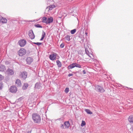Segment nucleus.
<instances>
[{
  "label": "nucleus",
  "mask_w": 133,
  "mask_h": 133,
  "mask_svg": "<svg viewBox=\"0 0 133 133\" xmlns=\"http://www.w3.org/2000/svg\"><path fill=\"white\" fill-rule=\"evenodd\" d=\"M32 119L35 123H39L40 122L41 118L40 115L37 113H34L32 115Z\"/></svg>",
  "instance_id": "nucleus-1"
},
{
  "label": "nucleus",
  "mask_w": 133,
  "mask_h": 133,
  "mask_svg": "<svg viewBox=\"0 0 133 133\" xmlns=\"http://www.w3.org/2000/svg\"><path fill=\"white\" fill-rule=\"evenodd\" d=\"M95 89L97 91L101 93H103L105 91L103 88L99 85H95L94 86Z\"/></svg>",
  "instance_id": "nucleus-2"
},
{
  "label": "nucleus",
  "mask_w": 133,
  "mask_h": 133,
  "mask_svg": "<svg viewBox=\"0 0 133 133\" xmlns=\"http://www.w3.org/2000/svg\"><path fill=\"white\" fill-rule=\"evenodd\" d=\"M57 55V54L56 53L53 52L50 55L49 57L51 60L54 61L56 59Z\"/></svg>",
  "instance_id": "nucleus-3"
},
{
  "label": "nucleus",
  "mask_w": 133,
  "mask_h": 133,
  "mask_svg": "<svg viewBox=\"0 0 133 133\" xmlns=\"http://www.w3.org/2000/svg\"><path fill=\"white\" fill-rule=\"evenodd\" d=\"M26 52L25 49L23 48L19 50L18 54L19 56H22L25 54Z\"/></svg>",
  "instance_id": "nucleus-4"
},
{
  "label": "nucleus",
  "mask_w": 133,
  "mask_h": 133,
  "mask_svg": "<svg viewBox=\"0 0 133 133\" xmlns=\"http://www.w3.org/2000/svg\"><path fill=\"white\" fill-rule=\"evenodd\" d=\"M18 43L20 46L21 47L24 46L26 43V41L24 39L20 40L18 42Z\"/></svg>",
  "instance_id": "nucleus-5"
},
{
  "label": "nucleus",
  "mask_w": 133,
  "mask_h": 133,
  "mask_svg": "<svg viewBox=\"0 0 133 133\" xmlns=\"http://www.w3.org/2000/svg\"><path fill=\"white\" fill-rule=\"evenodd\" d=\"M6 73L9 75H14V72L12 69L9 68L6 71Z\"/></svg>",
  "instance_id": "nucleus-6"
},
{
  "label": "nucleus",
  "mask_w": 133,
  "mask_h": 133,
  "mask_svg": "<svg viewBox=\"0 0 133 133\" xmlns=\"http://www.w3.org/2000/svg\"><path fill=\"white\" fill-rule=\"evenodd\" d=\"M10 91L11 92H16L17 91L16 87L15 86H11L9 89Z\"/></svg>",
  "instance_id": "nucleus-7"
},
{
  "label": "nucleus",
  "mask_w": 133,
  "mask_h": 133,
  "mask_svg": "<svg viewBox=\"0 0 133 133\" xmlns=\"http://www.w3.org/2000/svg\"><path fill=\"white\" fill-rule=\"evenodd\" d=\"M21 76L23 79H25L27 78V73L25 71H24L21 73Z\"/></svg>",
  "instance_id": "nucleus-8"
},
{
  "label": "nucleus",
  "mask_w": 133,
  "mask_h": 133,
  "mask_svg": "<svg viewBox=\"0 0 133 133\" xmlns=\"http://www.w3.org/2000/svg\"><path fill=\"white\" fill-rule=\"evenodd\" d=\"M29 35L30 38L31 39H33L35 37V36L32 30L29 31Z\"/></svg>",
  "instance_id": "nucleus-9"
},
{
  "label": "nucleus",
  "mask_w": 133,
  "mask_h": 133,
  "mask_svg": "<svg viewBox=\"0 0 133 133\" xmlns=\"http://www.w3.org/2000/svg\"><path fill=\"white\" fill-rule=\"evenodd\" d=\"M26 61L27 64H30L33 62V59L31 57H28L26 58Z\"/></svg>",
  "instance_id": "nucleus-10"
},
{
  "label": "nucleus",
  "mask_w": 133,
  "mask_h": 133,
  "mask_svg": "<svg viewBox=\"0 0 133 133\" xmlns=\"http://www.w3.org/2000/svg\"><path fill=\"white\" fill-rule=\"evenodd\" d=\"M7 20L5 18L1 17L0 18V22L2 23H5L7 22Z\"/></svg>",
  "instance_id": "nucleus-11"
},
{
  "label": "nucleus",
  "mask_w": 133,
  "mask_h": 133,
  "mask_svg": "<svg viewBox=\"0 0 133 133\" xmlns=\"http://www.w3.org/2000/svg\"><path fill=\"white\" fill-rule=\"evenodd\" d=\"M41 88V83H40L37 82L36 83L35 86V88L36 89H38Z\"/></svg>",
  "instance_id": "nucleus-12"
},
{
  "label": "nucleus",
  "mask_w": 133,
  "mask_h": 133,
  "mask_svg": "<svg viewBox=\"0 0 133 133\" xmlns=\"http://www.w3.org/2000/svg\"><path fill=\"white\" fill-rule=\"evenodd\" d=\"M53 21V18L50 17L48 18L47 20V22H46L47 24H48L52 23Z\"/></svg>",
  "instance_id": "nucleus-13"
},
{
  "label": "nucleus",
  "mask_w": 133,
  "mask_h": 133,
  "mask_svg": "<svg viewBox=\"0 0 133 133\" xmlns=\"http://www.w3.org/2000/svg\"><path fill=\"white\" fill-rule=\"evenodd\" d=\"M64 124L65 128H68L70 125V124L69 121H66L65 122Z\"/></svg>",
  "instance_id": "nucleus-14"
},
{
  "label": "nucleus",
  "mask_w": 133,
  "mask_h": 133,
  "mask_svg": "<svg viewBox=\"0 0 133 133\" xmlns=\"http://www.w3.org/2000/svg\"><path fill=\"white\" fill-rule=\"evenodd\" d=\"M70 36L68 35H66L64 38V39L66 41V42H69L70 40Z\"/></svg>",
  "instance_id": "nucleus-15"
},
{
  "label": "nucleus",
  "mask_w": 133,
  "mask_h": 133,
  "mask_svg": "<svg viewBox=\"0 0 133 133\" xmlns=\"http://www.w3.org/2000/svg\"><path fill=\"white\" fill-rule=\"evenodd\" d=\"M5 70V67L4 65H1L0 66V71H4Z\"/></svg>",
  "instance_id": "nucleus-16"
},
{
  "label": "nucleus",
  "mask_w": 133,
  "mask_h": 133,
  "mask_svg": "<svg viewBox=\"0 0 133 133\" xmlns=\"http://www.w3.org/2000/svg\"><path fill=\"white\" fill-rule=\"evenodd\" d=\"M75 67V63H74L69 65L68 66V68L69 69H72Z\"/></svg>",
  "instance_id": "nucleus-17"
},
{
  "label": "nucleus",
  "mask_w": 133,
  "mask_h": 133,
  "mask_svg": "<svg viewBox=\"0 0 133 133\" xmlns=\"http://www.w3.org/2000/svg\"><path fill=\"white\" fill-rule=\"evenodd\" d=\"M16 85L20 87L21 85V83L20 81L18 79H17L16 81Z\"/></svg>",
  "instance_id": "nucleus-18"
},
{
  "label": "nucleus",
  "mask_w": 133,
  "mask_h": 133,
  "mask_svg": "<svg viewBox=\"0 0 133 133\" xmlns=\"http://www.w3.org/2000/svg\"><path fill=\"white\" fill-rule=\"evenodd\" d=\"M128 119L130 122L133 123V116H129Z\"/></svg>",
  "instance_id": "nucleus-19"
},
{
  "label": "nucleus",
  "mask_w": 133,
  "mask_h": 133,
  "mask_svg": "<svg viewBox=\"0 0 133 133\" xmlns=\"http://www.w3.org/2000/svg\"><path fill=\"white\" fill-rule=\"evenodd\" d=\"M47 18L45 17H43L42 19V21L43 23H45L46 24L47 22Z\"/></svg>",
  "instance_id": "nucleus-20"
},
{
  "label": "nucleus",
  "mask_w": 133,
  "mask_h": 133,
  "mask_svg": "<svg viewBox=\"0 0 133 133\" xmlns=\"http://www.w3.org/2000/svg\"><path fill=\"white\" fill-rule=\"evenodd\" d=\"M45 35L46 34L45 32L43 31L42 34V37L40 39V41H42L43 40L45 37Z\"/></svg>",
  "instance_id": "nucleus-21"
},
{
  "label": "nucleus",
  "mask_w": 133,
  "mask_h": 133,
  "mask_svg": "<svg viewBox=\"0 0 133 133\" xmlns=\"http://www.w3.org/2000/svg\"><path fill=\"white\" fill-rule=\"evenodd\" d=\"M28 86V84L27 83H24L22 87V89L23 90L26 89Z\"/></svg>",
  "instance_id": "nucleus-22"
},
{
  "label": "nucleus",
  "mask_w": 133,
  "mask_h": 133,
  "mask_svg": "<svg viewBox=\"0 0 133 133\" xmlns=\"http://www.w3.org/2000/svg\"><path fill=\"white\" fill-rule=\"evenodd\" d=\"M57 65L59 67H61L62 66V64L61 62L59 60H57L56 61Z\"/></svg>",
  "instance_id": "nucleus-23"
},
{
  "label": "nucleus",
  "mask_w": 133,
  "mask_h": 133,
  "mask_svg": "<svg viewBox=\"0 0 133 133\" xmlns=\"http://www.w3.org/2000/svg\"><path fill=\"white\" fill-rule=\"evenodd\" d=\"M55 7V6L54 5H52L49 6V10H51Z\"/></svg>",
  "instance_id": "nucleus-24"
},
{
  "label": "nucleus",
  "mask_w": 133,
  "mask_h": 133,
  "mask_svg": "<svg viewBox=\"0 0 133 133\" xmlns=\"http://www.w3.org/2000/svg\"><path fill=\"white\" fill-rule=\"evenodd\" d=\"M85 111L88 114H92V112H91L88 109H85Z\"/></svg>",
  "instance_id": "nucleus-25"
},
{
  "label": "nucleus",
  "mask_w": 133,
  "mask_h": 133,
  "mask_svg": "<svg viewBox=\"0 0 133 133\" xmlns=\"http://www.w3.org/2000/svg\"><path fill=\"white\" fill-rule=\"evenodd\" d=\"M75 63V67H76L77 68H81V66L79 64H78L76 63Z\"/></svg>",
  "instance_id": "nucleus-26"
},
{
  "label": "nucleus",
  "mask_w": 133,
  "mask_h": 133,
  "mask_svg": "<svg viewBox=\"0 0 133 133\" xmlns=\"http://www.w3.org/2000/svg\"><path fill=\"white\" fill-rule=\"evenodd\" d=\"M76 29H74L71 30L70 31V33L71 34H75V33L76 32Z\"/></svg>",
  "instance_id": "nucleus-27"
},
{
  "label": "nucleus",
  "mask_w": 133,
  "mask_h": 133,
  "mask_svg": "<svg viewBox=\"0 0 133 133\" xmlns=\"http://www.w3.org/2000/svg\"><path fill=\"white\" fill-rule=\"evenodd\" d=\"M35 26L37 28H42V26L39 24H36Z\"/></svg>",
  "instance_id": "nucleus-28"
},
{
  "label": "nucleus",
  "mask_w": 133,
  "mask_h": 133,
  "mask_svg": "<svg viewBox=\"0 0 133 133\" xmlns=\"http://www.w3.org/2000/svg\"><path fill=\"white\" fill-rule=\"evenodd\" d=\"M86 124V123L85 121H82V123L81 125V127H83Z\"/></svg>",
  "instance_id": "nucleus-29"
},
{
  "label": "nucleus",
  "mask_w": 133,
  "mask_h": 133,
  "mask_svg": "<svg viewBox=\"0 0 133 133\" xmlns=\"http://www.w3.org/2000/svg\"><path fill=\"white\" fill-rule=\"evenodd\" d=\"M85 51L86 54L88 56L89 55V54H90L89 53V51H88L87 49H86V48H85Z\"/></svg>",
  "instance_id": "nucleus-30"
},
{
  "label": "nucleus",
  "mask_w": 133,
  "mask_h": 133,
  "mask_svg": "<svg viewBox=\"0 0 133 133\" xmlns=\"http://www.w3.org/2000/svg\"><path fill=\"white\" fill-rule=\"evenodd\" d=\"M34 44H36L37 45L39 46L42 44V43H39V42H33V43Z\"/></svg>",
  "instance_id": "nucleus-31"
},
{
  "label": "nucleus",
  "mask_w": 133,
  "mask_h": 133,
  "mask_svg": "<svg viewBox=\"0 0 133 133\" xmlns=\"http://www.w3.org/2000/svg\"><path fill=\"white\" fill-rule=\"evenodd\" d=\"M69 88H66L64 90V91L66 93H67L69 91Z\"/></svg>",
  "instance_id": "nucleus-32"
},
{
  "label": "nucleus",
  "mask_w": 133,
  "mask_h": 133,
  "mask_svg": "<svg viewBox=\"0 0 133 133\" xmlns=\"http://www.w3.org/2000/svg\"><path fill=\"white\" fill-rule=\"evenodd\" d=\"M3 85V83L2 82H0V90H1L2 89Z\"/></svg>",
  "instance_id": "nucleus-33"
},
{
  "label": "nucleus",
  "mask_w": 133,
  "mask_h": 133,
  "mask_svg": "<svg viewBox=\"0 0 133 133\" xmlns=\"http://www.w3.org/2000/svg\"><path fill=\"white\" fill-rule=\"evenodd\" d=\"M64 46V43H62L60 45V47L61 48H63Z\"/></svg>",
  "instance_id": "nucleus-34"
},
{
  "label": "nucleus",
  "mask_w": 133,
  "mask_h": 133,
  "mask_svg": "<svg viewBox=\"0 0 133 133\" xmlns=\"http://www.w3.org/2000/svg\"><path fill=\"white\" fill-rule=\"evenodd\" d=\"M88 56L91 58L93 59V58L94 57L91 54H89Z\"/></svg>",
  "instance_id": "nucleus-35"
},
{
  "label": "nucleus",
  "mask_w": 133,
  "mask_h": 133,
  "mask_svg": "<svg viewBox=\"0 0 133 133\" xmlns=\"http://www.w3.org/2000/svg\"><path fill=\"white\" fill-rule=\"evenodd\" d=\"M61 127L62 129H64V125L63 124H62L61 125Z\"/></svg>",
  "instance_id": "nucleus-36"
},
{
  "label": "nucleus",
  "mask_w": 133,
  "mask_h": 133,
  "mask_svg": "<svg viewBox=\"0 0 133 133\" xmlns=\"http://www.w3.org/2000/svg\"><path fill=\"white\" fill-rule=\"evenodd\" d=\"M73 75V74H69L68 75V76L69 77H70L71 76H72Z\"/></svg>",
  "instance_id": "nucleus-37"
},
{
  "label": "nucleus",
  "mask_w": 133,
  "mask_h": 133,
  "mask_svg": "<svg viewBox=\"0 0 133 133\" xmlns=\"http://www.w3.org/2000/svg\"><path fill=\"white\" fill-rule=\"evenodd\" d=\"M2 75H0V81L2 79Z\"/></svg>",
  "instance_id": "nucleus-38"
},
{
  "label": "nucleus",
  "mask_w": 133,
  "mask_h": 133,
  "mask_svg": "<svg viewBox=\"0 0 133 133\" xmlns=\"http://www.w3.org/2000/svg\"><path fill=\"white\" fill-rule=\"evenodd\" d=\"M83 72L84 74H86V72L85 70H83Z\"/></svg>",
  "instance_id": "nucleus-39"
},
{
  "label": "nucleus",
  "mask_w": 133,
  "mask_h": 133,
  "mask_svg": "<svg viewBox=\"0 0 133 133\" xmlns=\"http://www.w3.org/2000/svg\"><path fill=\"white\" fill-rule=\"evenodd\" d=\"M27 133H31V130L28 131Z\"/></svg>",
  "instance_id": "nucleus-40"
},
{
  "label": "nucleus",
  "mask_w": 133,
  "mask_h": 133,
  "mask_svg": "<svg viewBox=\"0 0 133 133\" xmlns=\"http://www.w3.org/2000/svg\"><path fill=\"white\" fill-rule=\"evenodd\" d=\"M127 88H128L129 89H131V90H133V89H132L131 88H128V87H126Z\"/></svg>",
  "instance_id": "nucleus-41"
},
{
  "label": "nucleus",
  "mask_w": 133,
  "mask_h": 133,
  "mask_svg": "<svg viewBox=\"0 0 133 133\" xmlns=\"http://www.w3.org/2000/svg\"><path fill=\"white\" fill-rule=\"evenodd\" d=\"M85 34L87 36V34H88V33L87 32H85Z\"/></svg>",
  "instance_id": "nucleus-42"
}]
</instances>
